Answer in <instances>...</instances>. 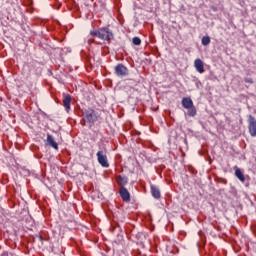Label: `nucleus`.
<instances>
[{
	"mask_svg": "<svg viewBox=\"0 0 256 256\" xmlns=\"http://www.w3.org/2000/svg\"><path fill=\"white\" fill-rule=\"evenodd\" d=\"M235 175H236L237 179H239V181H241V183H245V175H243V172H241V169L236 168Z\"/></svg>",
	"mask_w": 256,
	"mask_h": 256,
	"instance_id": "obj_13",
	"label": "nucleus"
},
{
	"mask_svg": "<svg viewBox=\"0 0 256 256\" xmlns=\"http://www.w3.org/2000/svg\"><path fill=\"white\" fill-rule=\"evenodd\" d=\"M245 83H249L250 85H253V78H245Z\"/></svg>",
	"mask_w": 256,
	"mask_h": 256,
	"instance_id": "obj_17",
	"label": "nucleus"
},
{
	"mask_svg": "<svg viewBox=\"0 0 256 256\" xmlns=\"http://www.w3.org/2000/svg\"><path fill=\"white\" fill-rule=\"evenodd\" d=\"M194 67L198 73H205V65L203 64V60L196 59L194 61Z\"/></svg>",
	"mask_w": 256,
	"mask_h": 256,
	"instance_id": "obj_7",
	"label": "nucleus"
},
{
	"mask_svg": "<svg viewBox=\"0 0 256 256\" xmlns=\"http://www.w3.org/2000/svg\"><path fill=\"white\" fill-rule=\"evenodd\" d=\"M47 143L50 147H53V149H59V145L55 142V139H53L51 134H47Z\"/></svg>",
	"mask_w": 256,
	"mask_h": 256,
	"instance_id": "obj_12",
	"label": "nucleus"
},
{
	"mask_svg": "<svg viewBox=\"0 0 256 256\" xmlns=\"http://www.w3.org/2000/svg\"><path fill=\"white\" fill-rule=\"evenodd\" d=\"M150 191L154 199H161V190L159 189V187H157L156 185H151Z\"/></svg>",
	"mask_w": 256,
	"mask_h": 256,
	"instance_id": "obj_8",
	"label": "nucleus"
},
{
	"mask_svg": "<svg viewBox=\"0 0 256 256\" xmlns=\"http://www.w3.org/2000/svg\"><path fill=\"white\" fill-rule=\"evenodd\" d=\"M188 117H195L197 115V108H195V105L191 106L190 108H186Z\"/></svg>",
	"mask_w": 256,
	"mask_h": 256,
	"instance_id": "obj_14",
	"label": "nucleus"
},
{
	"mask_svg": "<svg viewBox=\"0 0 256 256\" xmlns=\"http://www.w3.org/2000/svg\"><path fill=\"white\" fill-rule=\"evenodd\" d=\"M90 35L92 37H98V39H101L102 41H108V43H111V41L115 39L113 31L109 29V27H101L97 30H92L90 31Z\"/></svg>",
	"mask_w": 256,
	"mask_h": 256,
	"instance_id": "obj_1",
	"label": "nucleus"
},
{
	"mask_svg": "<svg viewBox=\"0 0 256 256\" xmlns=\"http://www.w3.org/2000/svg\"><path fill=\"white\" fill-rule=\"evenodd\" d=\"M116 181L120 187H125L129 183V178L127 176H117Z\"/></svg>",
	"mask_w": 256,
	"mask_h": 256,
	"instance_id": "obj_10",
	"label": "nucleus"
},
{
	"mask_svg": "<svg viewBox=\"0 0 256 256\" xmlns=\"http://www.w3.org/2000/svg\"><path fill=\"white\" fill-rule=\"evenodd\" d=\"M119 195L122 201H125V203H129V201H131V194L129 193V190H127V188L120 187Z\"/></svg>",
	"mask_w": 256,
	"mask_h": 256,
	"instance_id": "obj_6",
	"label": "nucleus"
},
{
	"mask_svg": "<svg viewBox=\"0 0 256 256\" xmlns=\"http://www.w3.org/2000/svg\"><path fill=\"white\" fill-rule=\"evenodd\" d=\"M212 11L217 12V7L211 6Z\"/></svg>",
	"mask_w": 256,
	"mask_h": 256,
	"instance_id": "obj_18",
	"label": "nucleus"
},
{
	"mask_svg": "<svg viewBox=\"0 0 256 256\" xmlns=\"http://www.w3.org/2000/svg\"><path fill=\"white\" fill-rule=\"evenodd\" d=\"M97 161L101 167H109V160L107 159V148L105 146H99V151L96 154Z\"/></svg>",
	"mask_w": 256,
	"mask_h": 256,
	"instance_id": "obj_3",
	"label": "nucleus"
},
{
	"mask_svg": "<svg viewBox=\"0 0 256 256\" xmlns=\"http://www.w3.org/2000/svg\"><path fill=\"white\" fill-rule=\"evenodd\" d=\"M114 73L117 77H127L129 75V69L120 63L115 66Z\"/></svg>",
	"mask_w": 256,
	"mask_h": 256,
	"instance_id": "obj_4",
	"label": "nucleus"
},
{
	"mask_svg": "<svg viewBox=\"0 0 256 256\" xmlns=\"http://www.w3.org/2000/svg\"><path fill=\"white\" fill-rule=\"evenodd\" d=\"M193 105V100L190 97H184L182 99V107H184V109H189L193 107Z\"/></svg>",
	"mask_w": 256,
	"mask_h": 256,
	"instance_id": "obj_9",
	"label": "nucleus"
},
{
	"mask_svg": "<svg viewBox=\"0 0 256 256\" xmlns=\"http://www.w3.org/2000/svg\"><path fill=\"white\" fill-rule=\"evenodd\" d=\"M248 129L251 137H256V119L252 115L248 118Z\"/></svg>",
	"mask_w": 256,
	"mask_h": 256,
	"instance_id": "obj_5",
	"label": "nucleus"
},
{
	"mask_svg": "<svg viewBox=\"0 0 256 256\" xmlns=\"http://www.w3.org/2000/svg\"><path fill=\"white\" fill-rule=\"evenodd\" d=\"M82 119L85 123H89L90 125H95L99 120L97 112L91 108L82 110Z\"/></svg>",
	"mask_w": 256,
	"mask_h": 256,
	"instance_id": "obj_2",
	"label": "nucleus"
},
{
	"mask_svg": "<svg viewBox=\"0 0 256 256\" xmlns=\"http://www.w3.org/2000/svg\"><path fill=\"white\" fill-rule=\"evenodd\" d=\"M201 43L204 47H207V45H210L211 43V37L209 36H204L201 40Z\"/></svg>",
	"mask_w": 256,
	"mask_h": 256,
	"instance_id": "obj_15",
	"label": "nucleus"
},
{
	"mask_svg": "<svg viewBox=\"0 0 256 256\" xmlns=\"http://www.w3.org/2000/svg\"><path fill=\"white\" fill-rule=\"evenodd\" d=\"M132 43L133 45H137V46L141 45V38L139 37L132 38Z\"/></svg>",
	"mask_w": 256,
	"mask_h": 256,
	"instance_id": "obj_16",
	"label": "nucleus"
},
{
	"mask_svg": "<svg viewBox=\"0 0 256 256\" xmlns=\"http://www.w3.org/2000/svg\"><path fill=\"white\" fill-rule=\"evenodd\" d=\"M63 105H64L66 111H69L71 109V95H69V94L64 95Z\"/></svg>",
	"mask_w": 256,
	"mask_h": 256,
	"instance_id": "obj_11",
	"label": "nucleus"
}]
</instances>
